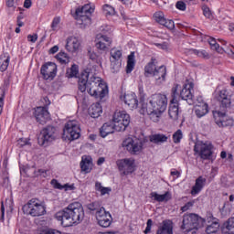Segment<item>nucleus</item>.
I'll return each mask as SVG.
<instances>
[{
  "label": "nucleus",
  "mask_w": 234,
  "mask_h": 234,
  "mask_svg": "<svg viewBox=\"0 0 234 234\" xmlns=\"http://www.w3.org/2000/svg\"><path fill=\"white\" fill-rule=\"evenodd\" d=\"M78 90L82 94L88 92L90 96L99 100H103L109 94L107 84L101 81V78L92 75V69L90 68H87L79 75Z\"/></svg>",
  "instance_id": "obj_1"
},
{
  "label": "nucleus",
  "mask_w": 234,
  "mask_h": 234,
  "mask_svg": "<svg viewBox=\"0 0 234 234\" xmlns=\"http://www.w3.org/2000/svg\"><path fill=\"white\" fill-rule=\"evenodd\" d=\"M55 218H57L64 228H70V226L81 224L83 218H85L83 205L80 202L70 203L63 210L57 212Z\"/></svg>",
  "instance_id": "obj_2"
},
{
  "label": "nucleus",
  "mask_w": 234,
  "mask_h": 234,
  "mask_svg": "<svg viewBox=\"0 0 234 234\" xmlns=\"http://www.w3.org/2000/svg\"><path fill=\"white\" fill-rule=\"evenodd\" d=\"M216 100L219 103V109L222 112H216L214 118L215 122L218 127H232L234 121L231 118L226 116L228 110L231 109V95L228 92V90L223 89L216 95Z\"/></svg>",
  "instance_id": "obj_3"
},
{
  "label": "nucleus",
  "mask_w": 234,
  "mask_h": 234,
  "mask_svg": "<svg viewBox=\"0 0 234 234\" xmlns=\"http://www.w3.org/2000/svg\"><path fill=\"white\" fill-rule=\"evenodd\" d=\"M204 224H206V219L202 218L197 214H185L183 216L181 229H183L185 233H190V231L195 233L197 229L204 228Z\"/></svg>",
  "instance_id": "obj_4"
},
{
  "label": "nucleus",
  "mask_w": 234,
  "mask_h": 234,
  "mask_svg": "<svg viewBox=\"0 0 234 234\" xmlns=\"http://www.w3.org/2000/svg\"><path fill=\"white\" fill-rule=\"evenodd\" d=\"M154 111V116L160 118L163 112L167 109V96L162 93H155L151 96L149 101Z\"/></svg>",
  "instance_id": "obj_5"
},
{
  "label": "nucleus",
  "mask_w": 234,
  "mask_h": 234,
  "mask_svg": "<svg viewBox=\"0 0 234 234\" xmlns=\"http://www.w3.org/2000/svg\"><path fill=\"white\" fill-rule=\"evenodd\" d=\"M92 12H94V9L89 4L76 9L75 19L77 25H80V28H87V27H90L92 23V20L90 19Z\"/></svg>",
  "instance_id": "obj_6"
},
{
  "label": "nucleus",
  "mask_w": 234,
  "mask_h": 234,
  "mask_svg": "<svg viewBox=\"0 0 234 234\" xmlns=\"http://www.w3.org/2000/svg\"><path fill=\"white\" fill-rule=\"evenodd\" d=\"M24 213L31 217H43L47 215V207L37 198L30 199L27 204L23 207Z\"/></svg>",
  "instance_id": "obj_7"
},
{
  "label": "nucleus",
  "mask_w": 234,
  "mask_h": 234,
  "mask_svg": "<svg viewBox=\"0 0 234 234\" xmlns=\"http://www.w3.org/2000/svg\"><path fill=\"white\" fill-rule=\"evenodd\" d=\"M81 136V128L80 127V122L78 121H69L63 129V138L67 140H78Z\"/></svg>",
  "instance_id": "obj_8"
},
{
  "label": "nucleus",
  "mask_w": 234,
  "mask_h": 234,
  "mask_svg": "<svg viewBox=\"0 0 234 234\" xmlns=\"http://www.w3.org/2000/svg\"><path fill=\"white\" fill-rule=\"evenodd\" d=\"M112 122L115 123L117 133H122L129 127L131 123V116L125 111H115Z\"/></svg>",
  "instance_id": "obj_9"
},
{
  "label": "nucleus",
  "mask_w": 234,
  "mask_h": 234,
  "mask_svg": "<svg viewBox=\"0 0 234 234\" xmlns=\"http://www.w3.org/2000/svg\"><path fill=\"white\" fill-rule=\"evenodd\" d=\"M181 89L179 84H175L171 90V101L168 109V115L171 120H178V90Z\"/></svg>",
  "instance_id": "obj_10"
},
{
  "label": "nucleus",
  "mask_w": 234,
  "mask_h": 234,
  "mask_svg": "<svg viewBox=\"0 0 234 234\" xmlns=\"http://www.w3.org/2000/svg\"><path fill=\"white\" fill-rule=\"evenodd\" d=\"M54 140H56V127L54 126H48L42 129L37 137L38 144L44 147H47Z\"/></svg>",
  "instance_id": "obj_11"
},
{
  "label": "nucleus",
  "mask_w": 234,
  "mask_h": 234,
  "mask_svg": "<svg viewBox=\"0 0 234 234\" xmlns=\"http://www.w3.org/2000/svg\"><path fill=\"white\" fill-rule=\"evenodd\" d=\"M40 74L43 80H46V81H52V80H54L58 74V65H56L54 62H47L46 64L42 65Z\"/></svg>",
  "instance_id": "obj_12"
},
{
  "label": "nucleus",
  "mask_w": 234,
  "mask_h": 234,
  "mask_svg": "<svg viewBox=\"0 0 234 234\" xmlns=\"http://www.w3.org/2000/svg\"><path fill=\"white\" fill-rule=\"evenodd\" d=\"M194 152L198 154L202 160H210L213 155V145L206 144H196Z\"/></svg>",
  "instance_id": "obj_13"
},
{
  "label": "nucleus",
  "mask_w": 234,
  "mask_h": 234,
  "mask_svg": "<svg viewBox=\"0 0 234 234\" xmlns=\"http://www.w3.org/2000/svg\"><path fill=\"white\" fill-rule=\"evenodd\" d=\"M119 171H122V175L127 176L134 172V159L125 158L116 161Z\"/></svg>",
  "instance_id": "obj_14"
},
{
  "label": "nucleus",
  "mask_w": 234,
  "mask_h": 234,
  "mask_svg": "<svg viewBox=\"0 0 234 234\" xmlns=\"http://www.w3.org/2000/svg\"><path fill=\"white\" fill-rule=\"evenodd\" d=\"M111 45H112V38L102 35L96 40L95 48H97L99 54H107L111 48Z\"/></svg>",
  "instance_id": "obj_15"
},
{
  "label": "nucleus",
  "mask_w": 234,
  "mask_h": 234,
  "mask_svg": "<svg viewBox=\"0 0 234 234\" xmlns=\"http://www.w3.org/2000/svg\"><path fill=\"white\" fill-rule=\"evenodd\" d=\"M122 147L131 154H136L142 151L143 144L138 139L127 138L122 142Z\"/></svg>",
  "instance_id": "obj_16"
},
{
  "label": "nucleus",
  "mask_w": 234,
  "mask_h": 234,
  "mask_svg": "<svg viewBox=\"0 0 234 234\" xmlns=\"http://www.w3.org/2000/svg\"><path fill=\"white\" fill-rule=\"evenodd\" d=\"M193 87H195L193 82L185 83L183 88L180 90V93H178L177 98H181V100L187 101L189 105H193V93L191 92V90H193Z\"/></svg>",
  "instance_id": "obj_17"
},
{
  "label": "nucleus",
  "mask_w": 234,
  "mask_h": 234,
  "mask_svg": "<svg viewBox=\"0 0 234 234\" xmlns=\"http://www.w3.org/2000/svg\"><path fill=\"white\" fill-rule=\"evenodd\" d=\"M96 218L101 228H109L112 224V216L105 208L97 213Z\"/></svg>",
  "instance_id": "obj_18"
},
{
  "label": "nucleus",
  "mask_w": 234,
  "mask_h": 234,
  "mask_svg": "<svg viewBox=\"0 0 234 234\" xmlns=\"http://www.w3.org/2000/svg\"><path fill=\"white\" fill-rule=\"evenodd\" d=\"M34 116L40 125H45V123L50 120V113H48V110L45 107H37L34 112Z\"/></svg>",
  "instance_id": "obj_19"
},
{
  "label": "nucleus",
  "mask_w": 234,
  "mask_h": 234,
  "mask_svg": "<svg viewBox=\"0 0 234 234\" xmlns=\"http://www.w3.org/2000/svg\"><path fill=\"white\" fill-rule=\"evenodd\" d=\"M140 114H143V116H154V111L153 110V106L145 101H144L143 97H141L140 100Z\"/></svg>",
  "instance_id": "obj_20"
},
{
  "label": "nucleus",
  "mask_w": 234,
  "mask_h": 234,
  "mask_svg": "<svg viewBox=\"0 0 234 234\" xmlns=\"http://www.w3.org/2000/svg\"><path fill=\"white\" fill-rule=\"evenodd\" d=\"M114 131H116V123L114 122H105L100 129V134L101 138H105L106 136H109V134H112Z\"/></svg>",
  "instance_id": "obj_21"
},
{
  "label": "nucleus",
  "mask_w": 234,
  "mask_h": 234,
  "mask_svg": "<svg viewBox=\"0 0 234 234\" xmlns=\"http://www.w3.org/2000/svg\"><path fill=\"white\" fill-rule=\"evenodd\" d=\"M80 39L76 37H69L67 39L66 49L68 52H76L80 48Z\"/></svg>",
  "instance_id": "obj_22"
},
{
  "label": "nucleus",
  "mask_w": 234,
  "mask_h": 234,
  "mask_svg": "<svg viewBox=\"0 0 234 234\" xmlns=\"http://www.w3.org/2000/svg\"><path fill=\"white\" fill-rule=\"evenodd\" d=\"M123 101L130 109H138V99L134 93H127L123 96Z\"/></svg>",
  "instance_id": "obj_23"
},
{
  "label": "nucleus",
  "mask_w": 234,
  "mask_h": 234,
  "mask_svg": "<svg viewBox=\"0 0 234 234\" xmlns=\"http://www.w3.org/2000/svg\"><path fill=\"white\" fill-rule=\"evenodd\" d=\"M165 76H167V68L165 66H160L155 69L153 78H154L157 83H164L165 81Z\"/></svg>",
  "instance_id": "obj_24"
},
{
  "label": "nucleus",
  "mask_w": 234,
  "mask_h": 234,
  "mask_svg": "<svg viewBox=\"0 0 234 234\" xmlns=\"http://www.w3.org/2000/svg\"><path fill=\"white\" fill-rule=\"evenodd\" d=\"M207 181V180L205 177H203L202 176H198L196 179L195 186H192L191 195H193V196L198 195V193H200V191H202V189H204V186H206Z\"/></svg>",
  "instance_id": "obj_25"
},
{
  "label": "nucleus",
  "mask_w": 234,
  "mask_h": 234,
  "mask_svg": "<svg viewBox=\"0 0 234 234\" xmlns=\"http://www.w3.org/2000/svg\"><path fill=\"white\" fill-rule=\"evenodd\" d=\"M92 157L84 155L80 162V169L83 173L88 174L92 171Z\"/></svg>",
  "instance_id": "obj_26"
},
{
  "label": "nucleus",
  "mask_w": 234,
  "mask_h": 234,
  "mask_svg": "<svg viewBox=\"0 0 234 234\" xmlns=\"http://www.w3.org/2000/svg\"><path fill=\"white\" fill-rule=\"evenodd\" d=\"M150 198L154 199V202H169L171 200L172 196L171 192L166 191L165 194L160 195L156 192H152L150 194Z\"/></svg>",
  "instance_id": "obj_27"
},
{
  "label": "nucleus",
  "mask_w": 234,
  "mask_h": 234,
  "mask_svg": "<svg viewBox=\"0 0 234 234\" xmlns=\"http://www.w3.org/2000/svg\"><path fill=\"white\" fill-rule=\"evenodd\" d=\"M88 112L91 118H100V116H101V113L103 112L101 104H100V102L91 104L89 108Z\"/></svg>",
  "instance_id": "obj_28"
},
{
  "label": "nucleus",
  "mask_w": 234,
  "mask_h": 234,
  "mask_svg": "<svg viewBox=\"0 0 234 234\" xmlns=\"http://www.w3.org/2000/svg\"><path fill=\"white\" fill-rule=\"evenodd\" d=\"M156 58H152L151 61L146 64L144 67V76L145 78H149V76H154V72H156Z\"/></svg>",
  "instance_id": "obj_29"
},
{
  "label": "nucleus",
  "mask_w": 234,
  "mask_h": 234,
  "mask_svg": "<svg viewBox=\"0 0 234 234\" xmlns=\"http://www.w3.org/2000/svg\"><path fill=\"white\" fill-rule=\"evenodd\" d=\"M207 112H209V105H207L206 102L197 104L195 107V114L197 118H203V116H206Z\"/></svg>",
  "instance_id": "obj_30"
},
{
  "label": "nucleus",
  "mask_w": 234,
  "mask_h": 234,
  "mask_svg": "<svg viewBox=\"0 0 234 234\" xmlns=\"http://www.w3.org/2000/svg\"><path fill=\"white\" fill-rule=\"evenodd\" d=\"M224 234H234V218H229L221 227Z\"/></svg>",
  "instance_id": "obj_31"
},
{
  "label": "nucleus",
  "mask_w": 234,
  "mask_h": 234,
  "mask_svg": "<svg viewBox=\"0 0 234 234\" xmlns=\"http://www.w3.org/2000/svg\"><path fill=\"white\" fill-rule=\"evenodd\" d=\"M208 44L210 45V48L212 50H216L218 54H223V52H228V48H220V45L217 43V39L215 37H209L207 39Z\"/></svg>",
  "instance_id": "obj_32"
},
{
  "label": "nucleus",
  "mask_w": 234,
  "mask_h": 234,
  "mask_svg": "<svg viewBox=\"0 0 234 234\" xmlns=\"http://www.w3.org/2000/svg\"><path fill=\"white\" fill-rule=\"evenodd\" d=\"M156 234H173V225L171 221L164 220L162 227H160Z\"/></svg>",
  "instance_id": "obj_33"
},
{
  "label": "nucleus",
  "mask_w": 234,
  "mask_h": 234,
  "mask_svg": "<svg viewBox=\"0 0 234 234\" xmlns=\"http://www.w3.org/2000/svg\"><path fill=\"white\" fill-rule=\"evenodd\" d=\"M88 57L89 59L93 61V63H97V65H101L102 58L101 56L98 55L94 50H92V48H88Z\"/></svg>",
  "instance_id": "obj_34"
},
{
  "label": "nucleus",
  "mask_w": 234,
  "mask_h": 234,
  "mask_svg": "<svg viewBox=\"0 0 234 234\" xmlns=\"http://www.w3.org/2000/svg\"><path fill=\"white\" fill-rule=\"evenodd\" d=\"M167 136L164 133H155L150 136V142L152 144H165V142H167Z\"/></svg>",
  "instance_id": "obj_35"
},
{
  "label": "nucleus",
  "mask_w": 234,
  "mask_h": 234,
  "mask_svg": "<svg viewBox=\"0 0 234 234\" xmlns=\"http://www.w3.org/2000/svg\"><path fill=\"white\" fill-rule=\"evenodd\" d=\"M78 74H80V66L73 64L67 69L66 78H78Z\"/></svg>",
  "instance_id": "obj_36"
},
{
  "label": "nucleus",
  "mask_w": 234,
  "mask_h": 234,
  "mask_svg": "<svg viewBox=\"0 0 234 234\" xmlns=\"http://www.w3.org/2000/svg\"><path fill=\"white\" fill-rule=\"evenodd\" d=\"M87 207L90 211L94 212L95 215H98V212L101 211V209H105V207H101V204L99 201L89 203Z\"/></svg>",
  "instance_id": "obj_37"
},
{
  "label": "nucleus",
  "mask_w": 234,
  "mask_h": 234,
  "mask_svg": "<svg viewBox=\"0 0 234 234\" xmlns=\"http://www.w3.org/2000/svg\"><path fill=\"white\" fill-rule=\"evenodd\" d=\"M8 65H10V57L6 55L0 56V71L5 72L6 69H8Z\"/></svg>",
  "instance_id": "obj_38"
},
{
  "label": "nucleus",
  "mask_w": 234,
  "mask_h": 234,
  "mask_svg": "<svg viewBox=\"0 0 234 234\" xmlns=\"http://www.w3.org/2000/svg\"><path fill=\"white\" fill-rule=\"evenodd\" d=\"M110 55H111V61L112 63H114V61H120V59H122V50L113 48L111 49L110 51Z\"/></svg>",
  "instance_id": "obj_39"
},
{
  "label": "nucleus",
  "mask_w": 234,
  "mask_h": 234,
  "mask_svg": "<svg viewBox=\"0 0 234 234\" xmlns=\"http://www.w3.org/2000/svg\"><path fill=\"white\" fill-rule=\"evenodd\" d=\"M133 70H134V52H132L128 56L126 73L131 74V72H133Z\"/></svg>",
  "instance_id": "obj_40"
},
{
  "label": "nucleus",
  "mask_w": 234,
  "mask_h": 234,
  "mask_svg": "<svg viewBox=\"0 0 234 234\" xmlns=\"http://www.w3.org/2000/svg\"><path fill=\"white\" fill-rule=\"evenodd\" d=\"M56 58L61 65H67V63H70V58L67 53L60 51L58 54L56 55Z\"/></svg>",
  "instance_id": "obj_41"
},
{
  "label": "nucleus",
  "mask_w": 234,
  "mask_h": 234,
  "mask_svg": "<svg viewBox=\"0 0 234 234\" xmlns=\"http://www.w3.org/2000/svg\"><path fill=\"white\" fill-rule=\"evenodd\" d=\"M220 229V224L218 222L214 221L211 223V225H208L206 229V233L207 234H212V233H217L218 229Z\"/></svg>",
  "instance_id": "obj_42"
},
{
  "label": "nucleus",
  "mask_w": 234,
  "mask_h": 234,
  "mask_svg": "<svg viewBox=\"0 0 234 234\" xmlns=\"http://www.w3.org/2000/svg\"><path fill=\"white\" fill-rule=\"evenodd\" d=\"M190 51L192 52V54H195L198 58H204L205 59H208L209 58V53H207V51H206L204 49H202V50L190 49Z\"/></svg>",
  "instance_id": "obj_43"
},
{
  "label": "nucleus",
  "mask_w": 234,
  "mask_h": 234,
  "mask_svg": "<svg viewBox=\"0 0 234 234\" xmlns=\"http://www.w3.org/2000/svg\"><path fill=\"white\" fill-rule=\"evenodd\" d=\"M154 17L156 23H159V25H162V23H165V17L164 16V13L162 11L155 12L154 14Z\"/></svg>",
  "instance_id": "obj_44"
},
{
  "label": "nucleus",
  "mask_w": 234,
  "mask_h": 234,
  "mask_svg": "<svg viewBox=\"0 0 234 234\" xmlns=\"http://www.w3.org/2000/svg\"><path fill=\"white\" fill-rule=\"evenodd\" d=\"M103 12L106 16H114L116 14V11L114 10V7L109 5H103Z\"/></svg>",
  "instance_id": "obj_45"
},
{
  "label": "nucleus",
  "mask_w": 234,
  "mask_h": 234,
  "mask_svg": "<svg viewBox=\"0 0 234 234\" xmlns=\"http://www.w3.org/2000/svg\"><path fill=\"white\" fill-rule=\"evenodd\" d=\"M183 138L182 134V130H177L174 134H173V141L174 144H180V141Z\"/></svg>",
  "instance_id": "obj_46"
},
{
  "label": "nucleus",
  "mask_w": 234,
  "mask_h": 234,
  "mask_svg": "<svg viewBox=\"0 0 234 234\" xmlns=\"http://www.w3.org/2000/svg\"><path fill=\"white\" fill-rule=\"evenodd\" d=\"M161 25L165 27V28H168V30H175V21L171 19L165 18V23H162Z\"/></svg>",
  "instance_id": "obj_47"
},
{
  "label": "nucleus",
  "mask_w": 234,
  "mask_h": 234,
  "mask_svg": "<svg viewBox=\"0 0 234 234\" xmlns=\"http://www.w3.org/2000/svg\"><path fill=\"white\" fill-rule=\"evenodd\" d=\"M48 170L38 169V170L34 171V176L36 177L42 176V178H47V176H48Z\"/></svg>",
  "instance_id": "obj_48"
},
{
  "label": "nucleus",
  "mask_w": 234,
  "mask_h": 234,
  "mask_svg": "<svg viewBox=\"0 0 234 234\" xmlns=\"http://www.w3.org/2000/svg\"><path fill=\"white\" fill-rule=\"evenodd\" d=\"M203 10V16L207 17V19H213V13H211V9H209L208 6L205 5L202 7Z\"/></svg>",
  "instance_id": "obj_49"
},
{
  "label": "nucleus",
  "mask_w": 234,
  "mask_h": 234,
  "mask_svg": "<svg viewBox=\"0 0 234 234\" xmlns=\"http://www.w3.org/2000/svg\"><path fill=\"white\" fill-rule=\"evenodd\" d=\"M176 8H177V10H181V12H186L187 5H186L184 1H177L176 3Z\"/></svg>",
  "instance_id": "obj_50"
},
{
  "label": "nucleus",
  "mask_w": 234,
  "mask_h": 234,
  "mask_svg": "<svg viewBox=\"0 0 234 234\" xmlns=\"http://www.w3.org/2000/svg\"><path fill=\"white\" fill-rule=\"evenodd\" d=\"M193 206H195V201H188L186 205H184L181 207L182 213H186V211H189V209H191Z\"/></svg>",
  "instance_id": "obj_51"
},
{
  "label": "nucleus",
  "mask_w": 234,
  "mask_h": 234,
  "mask_svg": "<svg viewBox=\"0 0 234 234\" xmlns=\"http://www.w3.org/2000/svg\"><path fill=\"white\" fill-rule=\"evenodd\" d=\"M51 186H53L55 189L63 190V185H61L57 179L51 180Z\"/></svg>",
  "instance_id": "obj_52"
},
{
  "label": "nucleus",
  "mask_w": 234,
  "mask_h": 234,
  "mask_svg": "<svg viewBox=\"0 0 234 234\" xmlns=\"http://www.w3.org/2000/svg\"><path fill=\"white\" fill-rule=\"evenodd\" d=\"M151 228H153V219H148L146 222V228L144 231V234L151 233Z\"/></svg>",
  "instance_id": "obj_53"
},
{
  "label": "nucleus",
  "mask_w": 234,
  "mask_h": 234,
  "mask_svg": "<svg viewBox=\"0 0 234 234\" xmlns=\"http://www.w3.org/2000/svg\"><path fill=\"white\" fill-rule=\"evenodd\" d=\"M6 5L8 8H13V10H15L17 7V0H7Z\"/></svg>",
  "instance_id": "obj_54"
},
{
  "label": "nucleus",
  "mask_w": 234,
  "mask_h": 234,
  "mask_svg": "<svg viewBox=\"0 0 234 234\" xmlns=\"http://www.w3.org/2000/svg\"><path fill=\"white\" fill-rule=\"evenodd\" d=\"M6 92H5V88H0V105L4 107L5 105V96Z\"/></svg>",
  "instance_id": "obj_55"
},
{
  "label": "nucleus",
  "mask_w": 234,
  "mask_h": 234,
  "mask_svg": "<svg viewBox=\"0 0 234 234\" xmlns=\"http://www.w3.org/2000/svg\"><path fill=\"white\" fill-rule=\"evenodd\" d=\"M39 234H61V232L57 229H45L40 231Z\"/></svg>",
  "instance_id": "obj_56"
},
{
  "label": "nucleus",
  "mask_w": 234,
  "mask_h": 234,
  "mask_svg": "<svg viewBox=\"0 0 234 234\" xmlns=\"http://www.w3.org/2000/svg\"><path fill=\"white\" fill-rule=\"evenodd\" d=\"M60 21H61V19L59 17H55L53 19L52 24H51L52 30H56V28H58V25H59Z\"/></svg>",
  "instance_id": "obj_57"
},
{
  "label": "nucleus",
  "mask_w": 234,
  "mask_h": 234,
  "mask_svg": "<svg viewBox=\"0 0 234 234\" xmlns=\"http://www.w3.org/2000/svg\"><path fill=\"white\" fill-rule=\"evenodd\" d=\"M111 191H112V188L103 186L100 193H101V197H103L105 195H109V193H111Z\"/></svg>",
  "instance_id": "obj_58"
},
{
  "label": "nucleus",
  "mask_w": 234,
  "mask_h": 234,
  "mask_svg": "<svg viewBox=\"0 0 234 234\" xmlns=\"http://www.w3.org/2000/svg\"><path fill=\"white\" fill-rule=\"evenodd\" d=\"M62 187L65 191H74V189H76V186H74V184L72 185L65 184L63 185Z\"/></svg>",
  "instance_id": "obj_59"
},
{
  "label": "nucleus",
  "mask_w": 234,
  "mask_h": 234,
  "mask_svg": "<svg viewBox=\"0 0 234 234\" xmlns=\"http://www.w3.org/2000/svg\"><path fill=\"white\" fill-rule=\"evenodd\" d=\"M27 41H30L31 43H36L37 41V34L28 35Z\"/></svg>",
  "instance_id": "obj_60"
},
{
  "label": "nucleus",
  "mask_w": 234,
  "mask_h": 234,
  "mask_svg": "<svg viewBox=\"0 0 234 234\" xmlns=\"http://www.w3.org/2000/svg\"><path fill=\"white\" fill-rule=\"evenodd\" d=\"M155 47H158L159 48H161V50H167L168 48V46H167V43L164 42L162 44H155Z\"/></svg>",
  "instance_id": "obj_61"
},
{
  "label": "nucleus",
  "mask_w": 234,
  "mask_h": 234,
  "mask_svg": "<svg viewBox=\"0 0 234 234\" xmlns=\"http://www.w3.org/2000/svg\"><path fill=\"white\" fill-rule=\"evenodd\" d=\"M2 186L3 187H8L10 186V179L8 177H4Z\"/></svg>",
  "instance_id": "obj_62"
},
{
  "label": "nucleus",
  "mask_w": 234,
  "mask_h": 234,
  "mask_svg": "<svg viewBox=\"0 0 234 234\" xmlns=\"http://www.w3.org/2000/svg\"><path fill=\"white\" fill-rule=\"evenodd\" d=\"M18 145H20V147H23L25 145H28V140L23 139V138L19 139L18 140Z\"/></svg>",
  "instance_id": "obj_63"
},
{
  "label": "nucleus",
  "mask_w": 234,
  "mask_h": 234,
  "mask_svg": "<svg viewBox=\"0 0 234 234\" xmlns=\"http://www.w3.org/2000/svg\"><path fill=\"white\" fill-rule=\"evenodd\" d=\"M229 56H231V58L234 59V48L231 47L230 48H227V51H225Z\"/></svg>",
  "instance_id": "obj_64"
}]
</instances>
